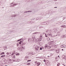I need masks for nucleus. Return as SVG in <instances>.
Returning a JSON list of instances; mask_svg holds the SVG:
<instances>
[{"label":"nucleus","instance_id":"obj_1","mask_svg":"<svg viewBox=\"0 0 66 66\" xmlns=\"http://www.w3.org/2000/svg\"><path fill=\"white\" fill-rule=\"evenodd\" d=\"M11 57L13 59H15V55L13 54H12Z\"/></svg>","mask_w":66,"mask_h":66},{"label":"nucleus","instance_id":"obj_2","mask_svg":"<svg viewBox=\"0 0 66 66\" xmlns=\"http://www.w3.org/2000/svg\"><path fill=\"white\" fill-rule=\"evenodd\" d=\"M39 47L38 46H36L35 47V50H38V49H39Z\"/></svg>","mask_w":66,"mask_h":66},{"label":"nucleus","instance_id":"obj_3","mask_svg":"<svg viewBox=\"0 0 66 66\" xmlns=\"http://www.w3.org/2000/svg\"><path fill=\"white\" fill-rule=\"evenodd\" d=\"M59 51H60V49H57L56 51V53H59Z\"/></svg>","mask_w":66,"mask_h":66},{"label":"nucleus","instance_id":"obj_4","mask_svg":"<svg viewBox=\"0 0 66 66\" xmlns=\"http://www.w3.org/2000/svg\"><path fill=\"white\" fill-rule=\"evenodd\" d=\"M62 57L63 59H65V60L66 59V56H63Z\"/></svg>","mask_w":66,"mask_h":66},{"label":"nucleus","instance_id":"obj_5","mask_svg":"<svg viewBox=\"0 0 66 66\" xmlns=\"http://www.w3.org/2000/svg\"><path fill=\"white\" fill-rule=\"evenodd\" d=\"M4 57H5V55H4L1 56V57H2V58H3Z\"/></svg>","mask_w":66,"mask_h":66},{"label":"nucleus","instance_id":"obj_6","mask_svg":"<svg viewBox=\"0 0 66 66\" xmlns=\"http://www.w3.org/2000/svg\"><path fill=\"white\" fill-rule=\"evenodd\" d=\"M40 65V62H39L37 63V66H39Z\"/></svg>","mask_w":66,"mask_h":66},{"label":"nucleus","instance_id":"obj_7","mask_svg":"<svg viewBox=\"0 0 66 66\" xmlns=\"http://www.w3.org/2000/svg\"><path fill=\"white\" fill-rule=\"evenodd\" d=\"M45 48H47V47H48V45L47 44H46L45 45Z\"/></svg>","mask_w":66,"mask_h":66},{"label":"nucleus","instance_id":"obj_8","mask_svg":"<svg viewBox=\"0 0 66 66\" xmlns=\"http://www.w3.org/2000/svg\"><path fill=\"white\" fill-rule=\"evenodd\" d=\"M15 55H17L18 56V55H19V53H18L16 54Z\"/></svg>","mask_w":66,"mask_h":66},{"label":"nucleus","instance_id":"obj_9","mask_svg":"<svg viewBox=\"0 0 66 66\" xmlns=\"http://www.w3.org/2000/svg\"><path fill=\"white\" fill-rule=\"evenodd\" d=\"M5 54L4 53V52H3L2 53H1L0 54V55H2V54Z\"/></svg>","mask_w":66,"mask_h":66},{"label":"nucleus","instance_id":"obj_10","mask_svg":"<svg viewBox=\"0 0 66 66\" xmlns=\"http://www.w3.org/2000/svg\"><path fill=\"white\" fill-rule=\"evenodd\" d=\"M42 36H43V35H40V38H42Z\"/></svg>","mask_w":66,"mask_h":66},{"label":"nucleus","instance_id":"obj_11","mask_svg":"<svg viewBox=\"0 0 66 66\" xmlns=\"http://www.w3.org/2000/svg\"><path fill=\"white\" fill-rule=\"evenodd\" d=\"M35 63L36 65H37V61H35Z\"/></svg>","mask_w":66,"mask_h":66},{"label":"nucleus","instance_id":"obj_12","mask_svg":"<svg viewBox=\"0 0 66 66\" xmlns=\"http://www.w3.org/2000/svg\"><path fill=\"white\" fill-rule=\"evenodd\" d=\"M47 48L48 49H50V48H51V47L50 46H48L47 47Z\"/></svg>","mask_w":66,"mask_h":66},{"label":"nucleus","instance_id":"obj_13","mask_svg":"<svg viewBox=\"0 0 66 66\" xmlns=\"http://www.w3.org/2000/svg\"><path fill=\"white\" fill-rule=\"evenodd\" d=\"M64 45H62L61 46V47H62V48H63V47H64Z\"/></svg>","mask_w":66,"mask_h":66},{"label":"nucleus","instance_id":"obj_14","mask_svg":"<svg viewBox=\"0 0 66 66\" xmlns=\"http://www.w3.org/2000/svg\"><path fill=\"white\" fill-rule=\"evenodd\" d=\"M31 61V60H29L27 61V62H30Z\"/></svg>","mask_w":66,"mask_h":66},{"label":"nucleus","instance_id":"obj_15","mask_svg":"<svg viewBox=\"0 0 66 66\" xmlns=\"http://www.w3.org/2000/svg\"><path fill=\"white\" fill-rule=\"evenodd\" d=\"M21 42H22V41H20L19 42V44H21Z\"/></svg>","mask_w":66,"mask_h":66},{"label":"nucleus","instance_id":"obj_16","mask_svg":"<svg viewBox=\"0 0 66 66\" xmlns=\"http://www.w3.org/2000/svg\"><path fill=\"white\" fill-rule=\"evenodd\" d=\"M31 64H30V63H27V65H30Z\"/></svg>","mask_w":66,"mask_h":66},{"label":"nucleus","instance_id":"obj_17","mask_svg":"<svg viewBox=\"0 0 66 66\" xmlns=\"http://www.w3.org/2000/svg\"><path fill=\"white\" fill-rule=\"evenodd\" d=\"M19 43H17V46H19Z\"/></svg>","mask_w":66,"mask_h":66},{"label":"nucleus","instance_id":"obj_18","mask_svg":"<svg viewBox=\"0 0 66 66\" xmlns=\"http://www.w3.org/2000/svg\"><path fill=\"white\" fill-rule=\"evenodd\" d=\"M40 50H42V48L40 47Z\"/></svg>","mask_w":66,"mask_h":66},{"label":"nucleus","instance_id":"obj_19","mask_svg":"<svg viewBox=\"0 0 66 66\" xmlns=\"http://www.w3.org/2000/svg\"><path fill=\"white\" fill-rule=\"evenodd\" d=\"M27 12H31V11H28Z\"/></svg>","mask_w":66,"mask_h":66},{"label":"nucleus","instance_id":"obj_20","mask_svg":"<svg viewBox=\"0 0 66 66\" xmlns=\"http://www.w3.org/2000/svg\"><path fill=\"white\" fill-rule=\"evenodd\" d=\"M45 37H47V34H45Z\"/></svg>","mask_w":66,"mask_h":66},{"label":"nucleus","instance_id":"obj_21","mask_svg":"<svg viewBox=\"0 0 66 66\" xmlns=\"http://www.w3.org/2000/svg\"><path fill=\"white\" fill-rule=\"evenodd\" d=\"M28 57H29L28 56H26V58H28Z\"/></svg>","mask_w":66,"mask_h":66},{"label":"nucleus","instance_id":"obj_22","mask_svg":"<svg viewBox=\"0 0 66 66\" xmlns=\"http://www.w3.org/2000/svg\"><path fill=\"white\" fill-rule=\"evenodd\" d=\"M22 49H24L23 47H22Z\"/></svg>","mask_w":66,"mask_h":66},{"label":"nucleus","instance_id":"obj_23","mask_svg":"<svg viewBox=\"0 0 66 66\" xmlns=\"http://www.w3.org/2000/svg\"><path fill=\"white\" fill-rule=\"evenodd\" d=\"M44 62H46V60L44 59Z\"/></svg>","mask_w":66,"mask_h":66},{"label":"nucleus","instance_id":"obj_24","mask_svg":"<svg viewBox=\"0 0 66 66\" xmlns=\"http://www.w3.org/2000/svg\"><path fill=\"white\" fill-rule=\"evenodd\" d=\"M14 5H16V4H14L13 6H14Z\"/></svg>","mask_w":66,"mask_h":66},{"label":"nucleus","instance_id":"obj_25","mask_svg":"<svg viewBox=\"0 0 66 66\" xmlns=\"http://www.w3.org/2000/svg\"><path fill=\"white\" fill-rule=\"evenodd\" d=\"M57 66H59V64H57Z\"/></svg>","mask_w":66,"mask_h":66},{"label":"nucleus","instance_id":"obj_26","mask_svg":"<svg viewBox=\"0 0 66 66\" xmlns=\"http://www.w3.org/2000/svg\"><path fill=\"white\" fill-rule=\"evenodd\" d=\"M48 57H49V56H47Z\"/></svg>","mask_w":66,"mask_h":66},{"label":"nucleus","instance_id":"obj_27","mask_svg":"<svg viewBox=\"0 0 66 66\" xmlns=\"http://www.w3.org/2000/svg\"><path fill=\"white\" fill-rule=\"evenodd\" d=\"M12 63V62H9V63Z\"/></svg>","mask_w":66,"mask_h":66},{"label":"nucleus","instance_id":"obj_28","mask_svg":"<svg viewBox=\"0 0 66 66\" xmlns=\"http://www.w3.org/2000/svg\"><path fill=\"white\" fill-rule=\"evenodd\" d=\"M51 35V34H50V35Z\"/></svg>","mask_w":66,"mask_h":66},{"label":"nucleus","instance_id":"obj_29","mask_svg":"<svg viewBox=\"0 0 66 66\" xmlns=\"http://www.w3.org/2000/svg\"><path fill=\"white\" fill-rule=\"evenodd\" d=\"M62 51H64V50H63V49H62Z\"/></svg>","mask_w":66,"mask_h":66},{"label":"nucleus","instance_id":"obj_30","mask_svg":"<svg viewBox=\"0 0 66 66\" xmlns=\"http://www.w3.org/2000/svg\"><path fill=\"white\" fill-rule=\"evenodd\" d=\"M24 60H27V59H26V58H25L24 59Z\"/></svg>","mask_w":66,"mask_h":66},{"label":"nucleus","instance_id":"obj_31","mask_svg":"<svg viewBox=\"0 0 66 66\" xmlns=\"http://www.w3.org/2000/svg\"><path fill=\"white\" fill-rule=\"evenodd\" d=\"M51 42H53V41H51Z\"/></svg>","mask_w":66,"mask_h":66},{"label":"nucleus","instance_id":"obj_32","mask_svg":"<svg viewBox=\"0 0 66 66\" xmlns=\"http://www.w3.org/2000/svg\"><path fill=\"white\" fill-rule=\"evenodd\" d=\"M58 57H60V56H58Z\"/></svg>","mask_w":66,"mask_h":66},{"label":"nucleus","instance_id":"obj_33","mask_svg":"<svg viewBox=\"0 0 66 66\" xmlns=\"http://www.w3.org/2000/svg\"><path fill=\"white\" fill-rule=\"evenodd\" d=\"M49 38V40H49L50 39V38Z\"/></svg>","mask_w":66,"mask_h":66},{"label":"nucleus","instance_id":"obj_34","mask_svg":"<svg viewBox=\"0 0 66 66\" xmlns=\"http://www.w3.org/2000/svg\"><path fill=\"white\" fill-rule=\"evenodd\" d=\"M10 62H11V61H12V60H10Z\"/></svg>","mask_w":66,"mask_h":66},{"label":"nucleus","instance_id":"obj_35","mask_svg":"<svg viewBox=\"0 0 66 66\" xmlns=\"http://www.w3.org/2000/svg\"><path fill=\"white\" fill-rule=\"evenodd\" d=\"M55 8H57V7H55Z\"/></svg>","mask_w":66,"mask_h":66},{"label":"nucleus","instance_id":"obj_36","mask_svg":"<svg viewBox=\"0 0 66 66\" xmlns=\"http://www.w3.org/2000/svg\"><path fill=\"white\" fill-rule=\"evenodd\" d=\"M5 66H7V65H5Z\"/></svg>","mask_w":66,"mask_h":66},{"label":"nucleus","instance_id":"obj_37","mask_svg":"<svg viewBox=\"0 0 66 66\" xmlns=\"http://www.w3.org/2000/svg\"><path fill=\"white\" fill-rule=\"evenodd\" d=\"M20 40H18V41H19Z\"/></svg>","mask_w":66,"mask_h":66},{"label":"nucleus","instance_id":"obj_38","mask_svg":"<svg viewBox=\"0 0 66 66\" xmlns=\"http://www.w3.org/2000/svg\"><path fill=\"white\" fill-rule=\"evenodd\" d=\"M7 54H8V53H7Z\"/></svg>","mask_w":66,"mask_h":66},{"label":"nucleus","instance_id":"obj_39","mask_svg":"<svg viewBox=\"0 0 66 66\" xmlns=\"http://www.w3.org/2000/svg\"><path fill=\"white\" fill-rule=\"evenodd\" d=\"M64 66H65V65H64Z\"/></svg>","mask_w":66,"mask_h":66},{"label":"nucleus","instance_id":"obj_40","mask_svg":"<svg viewBox=\"0 0 66 66\" xmlns=\"http://www.w3.org/2000/svg\"><path fill=\"white\" fill-rule=\"evenodd\" d=\"M35 33H34V34H35Z\"/></svg>","mask_w":66,"mask_h":66}]
</instances>
